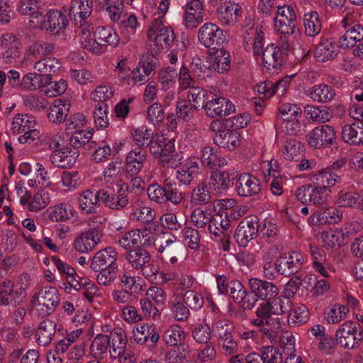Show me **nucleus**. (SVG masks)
I'll use <instances>...</instances> for the list:
<instances>
[{
	"label": "nucleus",
	"mask_w": 363,
	"mask_h": 363,
	"mask_svg": "<svg viewBox=\"0 0 363 363\" xmlns=\"http://www.w3.org/2000/svg\"><path fill=\"white\" fill-rule=\"evenodd\" d=\"M198 38L203 46L211 50H218L228 43L227 32L212 23H206L199 28Z\"/></svg>",
	"instance_id": "nucleus-1"
},
{
	"label": "nucleus",
	"mask_w": 363,
	"mask_h": 363,
	"mask_svg": "<svg viewBox=\"0 0 363 363\" xmlns=\"http://www.w3.org/2000/svg\"><path fill=\"white\" fill-rule=\"evenodd\" d=\"M335 342L345 349H354L363 342V330L359 323L346 321L335 333Z\"/></svg>",
	"instance_id": "nucleus-2"
},
{
	"label": "nucleus",
	"mask_w": 363,
	"mask_h": 363,
	"mask_svg": "<svg viewBox=\"0 0 363 363\" xmlns=\"http://www.w3.org/2000/svg\"><path fill=\"white\" fill-rule=\"evenodd\" d=\"M40 311H41L40 315L42 317L50 315L56 306L59 304L60 298L59 294L55 287H45L43 288L38 294L33 296L31 303H35Z\"/></svg>",
	"instance_id": "nucleus-3"
},
{
	"label": "nucleus",
	"mask_w": 363,
	"mask_h": 363,
	"mask_svg": "<svg viewBox=\"0 0 363 363\" xmlns=\"http://www.w3.org/2000/svg\"><path fill=\"white\" fill-rule=\"evenodd\" d=\"M274 18V26L280 34L292 35L296 26V16L294 9L288 5L277 6Z\"/></svg>",
	"instance_id": "nucleus-4"
},
{
	"label": "nucleus",
	"mask_w": 363,
	"mask_h": 363,
	"mask_svg": "<svg viewBox=\"0 0 363 363\" xmlns=\"http://www.w3.org/2000/svg\"><path fill=\"white\" fill-rule=\"evenodd\" d=\"M307 140L311 147L320 149L333 145L336 140V134L332 126L321 125L307 135Z\"/></svg>",
	"instance_id": "nucleus-5"
},
{
	"label": "nucleus",
	"mask_w": 363,
	"mask_h": 363,
	"mask_svg": "<svg viewBox=\"0 0 363 363\" xmlns=\"http://www.w3.org/2000/svg\"><path fill=\"white\" fill-rule=\"evenodd\" d=\"M259 220L257 216H247L239 223L235 233V238L239 245L245 247L249 241L257 237Z\"/></svg>",
	"instance_id": "nucleus-6"
},
{
	"label": "nucleus",
	"mask_w": 363,
	"mask_h": 363,
	"mask_svg": "<svg viewBox=\"0 0 363 363\" xmlns=\"http://www.w3.org/2000/svg\"><path fill=\"white\" fill-rule=\"evenodd\" d=\"M38 19V27L54 35L60 33V32L65 30L67 26L66 16L57 10L50 11L45 15L41 13V18Z\"/></svg>",
	"instance_id": "nucleus-7"
},
{
	"label": "nucleus",
	"mask_w": 363,
	"mask_h": 363,
	"mask_svg": "<svg viewBox=\"0 0 363 363\" xmlns=\"http://www.w3.org/2000/svg\"><path fill=\"white\" fill-rule=\"evenodd\" d=\"M235 189L238 195L248 197L258 196L262 189L259 179L249 174H240L236 181Z\"/></svg>",
	"instance_id": "nucleus-8"
},
{
	"label": "nucleus",
	"mask_w": 363,
	"mask_h": 363,
	"mask_svg": "<svg viewBox=\"0 0 363 363\" xmlns=\"http://www.w3.org/2000/svg\"><path fill=\"white\" fill-rule=\"evenodd\" d=\"M160 333L155 325L140 324L135 327L133 337L140 345L148 343L150 347H155L160 338Z\"/></svg>",
	"instance_id": "nucleus-9"
},
{
	"label": "nucleus",
	"mask_w": 363,
	"mask_h": 363,
	"mask_svg": "<svg viewBox=\"0 0 363 363\" xmlns=\"http://www.w3.org/2000/svg\"><path fill=\"white\" fill-rule=\"evenodd\" d=\"M102 231L99 228H89L82 233L74 242V247L80 252L91 251L100 242Z\"/></svg>",
	"instance_id": "nucleus-10"
},
{
	"label": "nucleus",
	"mask_w": 363,
	"mask_h": 363,
	"mask_svg": "<svg viewBox=\"0 0 363 363\" xmlns=\"http://www.w3.org/2000/svg\"><path fill=\"white\" fill-rule=\"evenodd\" d=\"M300 255L293 252L292 255L286 254L280 256L276 261L274 266L277 272L281 275L290 277L296 274L301 269Z\"/></svg>",
	"instance_id": "nucleus-11"
},
{
	"label": "nucleus",
	"mask_w": 363,
	"mask_h": 363,
	"mask_svg": "<svg viewBox=\"0 0 363 363\" xmlns=\"http://www.w3.org/2000/svg\"><path fill=\"white\" fill-rule=\"evenodd\" d=\"M296 195L297 199L303 204L320 206L324 204L326 200L324 193L312 184L299 187Z\"/></svg>",
	"instance_id": "nucleus-12"
},
{
	"label": "nucleus",
	"mask_w": 363,
	"mask_h": 363,
	"mask_svg": "<svg viewBox=\"0 0 363 363\" xmlns=\"http://www.w3.org/2000/svg\"><path fill=\"white\" fill-rule=\"evenodd\" d=\"M235 110V106L226 98L211 99L206 105V113L211 118L226 116Z\"/></svg>",
	"instance_id": "nucleus-13"
},
{
	"label": "nucleus",
	"mask_w": 363,
	"mask_h": 363,
	"mask_svg": "<svg viewBox=\"0 0 363 363\" xmlns=\"http://www.w3.org/2000/svg\"><path fill=\"white\" fill-rule=\"evenodd\" d=\"M228 214H223V211L220 213H216L213 215V217L208 225V230L211 234L218 237L223 235L224 238H227L225 243L223 244V248L225 251L229 249V234L228 229L230 227L229 220H228Z\"/></svg>",
	"instance_id": "nucleus-14"
},
{
	"label": "nucleus",
	"mask_w": 363,
	"mask_h": 363,
	"mask_svg": "<svg viewBox=\"0 0 363 363\" xmlns=\"http://www.w3.org/2000/svg\"><path fill=\"white\" fill-rule=\"evenodd\" d=\"M118 252L112 247H108L97 252L91 259L90 267L94 272L108 267L118 266L116 264Z\"/></svg>",
	"instance_id": "nucleus-15"
},
{
	"label": "nucleus",
	"mask_w": 363,
	"mask_h": 363,
	"mask_svg": "<svg viewBox=\"0 0 363 363\" xmlns=\"http://www.w3.org/2000/svg\"><path fill=\"white\" fill-rule=\"evenodd\" d=\"M251 292L262 300H270L278 294V288L274 284L257 279L252 278L249 280Z\"/></svg>",
	"instance_id": "nucleus-16"
},
{
	"label": "nucleus",
	"mask_w": 363,
	"mask_h": 363,
	"mask_svg": "<svg viewBox=\"0 0 363 363\" xmlns=\"http://www.w3.org/2000/svg\"><path fill=\"white\" fill-rule=\"evenodd\" d=\"M79 153L71 147L61 148L60 150L53 151L50 155V162L55 166L67 169L72 167L77 161Z\"/></svg>",
	"instance_id": "nucleus-17"
},
{
	"label": "nucleus",
	"mask_w": 363,
	"mask_h": 363,
	"mask_svg": "<svg viewBox=\"0 0 363 363\" xmlns=\"http://www.w3.org/2000/svg\"><path fill=\"white\" fill-rule=\"evenodd\" d=\"M262 59L264 67L269 71L272 69L275 71L280 69L286 61L283 53L274 44L269 45L265 48L262 52Z\"/></svg>",
	"instance_id": "nucleus-18"
},
{
	"label": "nucleus",
	"mask_w": 363,
	"mask_h": 363,
	"mask_svg": "<svg viewBox=\"0 0 363 363\" xmlns=\"http://www.w3.org/2000/svg\"><path fill=\"white\" fill-rule=\"evenodd\" d=\"M342 217V214L340 211L332 206L328 207L325 203L320 205L319 208L315 210L311 216L313 221L316 218L315 223L320 225L337 223L341 220Z\"/></svg>",
	"instance_id": "nucleus-19"
},
{
	"label": "nucleus",
	"mask_w": 363,
	"mask_h": 363,
	"mask_svg": "<svg viewBox=\"0 0 363 363\" xmlns=\"http://www.w3.org/2000/svg\"><path fill=\"white\" fill-rule=\"evenodd\" d=\"M340 178L341 175L337 174L329 169H323L313 175L311 181L313 186L325 194L330 186H334L336 182L340 181Z\"/></svg>",
	"instance_id": "nucleus-20"
},
{
	"label": "nucleus",
	"mask_w": 363,
	"mask_h": 363,
	"mask_svg": "<svg viewBox=\"0 0 363 363\" xmlns=\"http://www.w3.org/2000/svg\"><path fill=\"white\" fill-rule=\"evenodd\" d=\"M101 196V201L108 208L111 209H120L125 207L128 199L126 190L122 187L118 190L117 194H109L104 189L98 191V196Z\"/></svg>",
	"instance_id": "nucleus-21"
},
{
	"label": "nucleus",
	"mask_w": 363,
	"mask_h": 363,
	"mask_svg": "<svg viewBox=\"0 0 363 363\" xmlns=\"http://www.w3.org/2000/svg\"><path fill=\"white\" fill-rule=\"evenodd\" d=\"M18 10L21 14L30 16L29 22L31 27H38V18H41L43 10L38 5V0H21Z\"/></svg>",
	"instance_id": "nucleus-22"
},
{
	"label": "nucleus",
	"mask_w": 363,
	"mask_h": 363,
	"mask_svg": "<svg viewBox=\"0 0 363 363\" xmlns=\"http://www.w3.org/2000/svg\"><path fill=\"white\" fill-rule=\"evenodd\" d=\"M241 7L235 3H225L217 9L218 18L223 24L234 25L240 16Z\"/></svg>",
	"instance_id": "nucleus-23"
},
{
	"label": "nucleus",
	"mask_w": 363,
	"mask_h": 363,
	"mask_svg": "<svg viewBox=\"0 0 363 363\" xmlns=\"http://www.w3.org/2000/svg\"><path fill=\"white\" fill-rule=\"evenodd\" d=\"M92 0H72L69 6V17L71 19L77 22V18L79 22L85 21L92 12Z\"/></svg>",
	"instance_id": "nucleus-24"
},
{
	"label": "nucleus",
	"mask_w": 363,
	"mask_h": 363,
	"mask_svg": "<svg viewBox=\"0 0 363 363\" xmlns=\"http://www.w3.org/2000/svg\"><path fill=\"white\" fill-rule=\"evenodd\" d=\"M272 309L273 307L271 302L264 301L261 303L256 312L257 318L252 320V324L257 326L277 325L279 327L278 318H272V314H274Z\"/></svg>",
	"instance_id": "nucleus-25"
},
{
	"label": "nucleus",
	"mask_w": 363,
	"mask_h": 363,
	"mask_svg": "<svg viewBox=\"0 0 363 363\" xmlns=\"http://www.w3.org/2000/svg\"><path fill=\"white\" fill-rule=\"evenodd\" d=\"M57 324L49 319L43 320L38 326L36 333V342L39 345L47 346L51 343L56 333Z\"/></svg>",
	"instance_id": "nucleus-26"
},
{
	"label": "nucleus",
	"mask_w": 363,
	"mask_h": 363,
	"mask_svg": "<svg viewBox=\"0 0 363 363\" xmlns=\"http://www.w3.org/2000/svg\"><path fill=\"white\" fill-rule=\"evenodd\" d=\"M240 134L235 130H218L213 137V142L220 147L234 150L240 145Z\"/></svg>",
	"instance_id": "nucleus-27"
},
{
	"label": "nucleus",
	"mask_w": 363,
	"mask_h": 363,
	"mask_svg": "<svg viewBox=\"0 0 363 363\" xmlns=\"http://www.w3.org/2000/svg\"><path fill=\"white\" fill-rule=\"evenodd\" d=\"M175 36L173 29L171 27H164L156 33L152 40H149L153 43L150 45L151 47V52H157L163 49L164 46L169 47L174 41Z\"/></svg>",
	"instance_id": "nucleus-28"
},
{
	"label": "nucleus",
	"mask_w": 363,
	"mask_h": 363,
	"mask_svg": "<svg viewBox=\"0 0 363 363\" xmlns=\"http://www.w3.org/2000/svg\"><path fill=\"white\" fill-rule=\"evenodd\" d=\"M176 240L177 238L174 235L165 232L160 238L154 241V246L159 252L164 253L167 257H170L177 252L178 245Z\"/></svg>",
	"instance_id": "nucleus-29"
},
{
	"label": "nucleus",
	"mask_w": 363,
	"mask_h": 363,
	"mask_svg": "<svg viewBox=\"0 0 363 363\" xmlns=\"http://www.w3.org/2000/svg\"><path fill=\"white\" fill-rule=\"evenodd\" d=\"M363 40V26L355 24L346 30L339 40L340 46L344 49L354 47L356 43Z\"/></svg>",
	"instance_id": "nucleus-30"
},
{
	"label": "nucleus",
	"mask_w": 363,
	"mask_h": 363,
	"mask_svg": "<svg viewBox=\"0 0 363 363\" xmlns=\"http://www.w3.org/2000/svg\"><path fill=\"white\" fill-rule=\"evenodd\" d=\"M70 104L69 101L61 99L55 100L50 107L48 114L49 121L52 123H62L65 121L69 111Z\"/></svg>",
	"instance_id": "nucleus-31"
},
{
	"label": "nucleus",
	"mask_w": 363,
	"mask_h": 363,
	"mask_svg": "<svg viewBox=\"0 0 363 363\" xmlns=\"http://www.w3.org/2000/svg\"><path fill=\"white\" fill-rule=\"evenodd\" d=\"M94 37L97 40V46L111 45L116 47L119 43V38L111 27H98Z\"/></svg>",
	"instance_id": "nucleus-32"
},
{
	"label": "nucleus",
	"mask_w": 363,
	"mask_h": 363,
	"mask_svg": "<svg viewBox=\"0 0 363 363\" xmlns=\"http://www.w3.org/2000/svg\"><path fill=\"white\" fill-rule=\"evenodd\" d=\"M337 47L329 39L323 40L316 47L314 55L318 61L325 62L335 58L337 56Z\"/></svg>",
	"instance_id": "nucleus-33"
},
{
	"label": "nucleus",
	"mask_w": 363,
	"mask_h": 363,
	"mask_svg": "<svg viewBox=\"0 0 363 363\" xmlns=\"http://www.w3.org/2000/svg\"><path fill=\"white\" fill-rule=\"evenodd\" d=\"M146 159L145 151H130L126 157V171L132 175L137 174L141 170Z\"/></svg>",
	"instance_id": "nucleus-34"
},
{
	"label": "nucleus",
	"mask_w": 363,
	"mask_h": 363,
	"mask_svg": "<svg viewBox=\"0 0 363 363\" xmlns=\"http://www.w3.org/2000/svg\"><path fill=\"white\" fill-rule=\"evenodd\" d=\"M201 160L203 165L211 169L223 167L227 163L224 158L220 157L217 150L209 146L203 147Z\"/></svg>",
	"instance_id": "nucleus-35"
},
{
	"label": "nucleus",
	"mask_w": 363,
	"mask_h": 363,
	"mask_svg": "<svg viewBox=\"0 0 363 363\" xmlns=\"http://www.w3.org/2000/svg\"><path fill=\"white\" fill-rule=\"evenodd\" d=\"M187 97L189 102L193 103V107L196 110L205 109L206 105L210 101L207 91L199 86H191L188 91Z\"/></svg>",
	"instance_id": "nucleus-36"
},
{
	"label": "nucleus",
	"mask_w": 363,
	"mask_h": 363,
	"mask_svg": "<svg viewBox=\"0 0 363 363\" xmlns=\"http://www.w3.org/2000/svg\"><path fill=\"white\" fill-rule=\"evenodd\" d=\"M19 42L14 35L6 33L1 38V48L5 52L3 54L4 58L9 59L19 56Z\"/></svg>",
	"instance_id": "nucleus-37"
},
{
	"label": "nucleus",
	"mask_w": 363,
	"mask_h": 363,
	"mask_svg": "<svg viewBox=\"0 0 363 363\" xmlns=\"http://www.w3.org/2000/svg\"><path fill=\"white\" fill-rule=\"evenodd\" d=\"M211 55L214 56L213 69L219 73H223L229 70L230 67V56L223 47L218 50H214L210 52Z\"/></svg>",
	"instance_id": "nucleus-38"
},
{
	"label": "nucleus",
	"mask_w": 363,
	"mask_h": 363,
	"mask_svg": "<svg viewBox=\"0 0 363 363\" xmlns=\"http://www.w3.org/2000/svg\"><path fill=\"white\" fill-rule=\"evenodd\" d=\"M108 346L111 347L109 336L103 334L97 335L91 344V354L96 359H102Z\"/></svg>",
	"instance_id": "nucleus-39"
},
{
	"label": "nucleus",
	"mask_w": 363,
	"mask_h": 363,
	"mask_svg": "<svg viewBox=\"0 0 363 363\" xmlns=\"http://www.w3.org/2000/svg\"><path fill=\"white\" fill-rule=\"evenodd\" d=\"M101 196H98V191L94 193L91 190H86L79 199V204L82 210L86 213H94L99 206Z\"/></svg>",
	"instance_id": "nucleus-40"
},
{
	"label": "nucleus",
	"mask_w": 363,
	"mask_h": 363,
	"mask_svg": "<svg viewBox=\"0 0 363 363\" xmlns=\"http://www.w3.org/2000/svg\"><path fill=\"white\" fill-rule=\"evenodd\" d=\"M126 258L135 269H140L150 262V255L147 251L140 247H137L127 252Z\"/></svg>",
	"instance_id": "nucleus-41"
},
{
	"label": "nucleus",
	"mask_w": 363,
	"mask_h": 363,
	"mask_svg": "<svg viewBox=\"0 0 363 363\" xmlns=\"http://www.w3.org/2000/svg\"><path fill=\"white\" fill-rule=\"evenodd\" d=\"M230 184L229 174L225 171H214L208 182L209 187L214 190L227 189Z\"/></svg>",
	"instance_id": "nucleus-42"
},
{
	"label": "nucleus",
	"mask_w": 363,
	"mask_h": 363,
	"mask_svg": "<svg viewBox=\"0 0 363 363\" xmlns=\"http://www.w3.org/2000/svg\"><path fill=\"white\" fill-rule=\"evenodd\" d=\"M305 33L308 36H315L321 30V23L317 12L313 11L304 15Z\"/></svg>",
	"instance_id": "nucleus-43"
},
{
	"label": "nucleus",
	"mask_w": 363,
	"mask_h": 363,
	"mask_svg": "<svg viewBox=\"0 0 363 363\" xmlns=\"http://www.w3.org/2000/svg\"><path fill=\"white\" fill-rule=\"evenodd\" d=\"M335 94L334 89L325 84L315 85L310 93L313 100L324 103L333 99Z\"/></svg>",
	"instance_id": "nucleus-44"
},
{
	"label": "nucleus",
	"mask_w": 363,
	"mask_h": 363,
	"mask_svg": "<svg viewBox=\"0 0 363 363\" xmlns=\"http://www.w3.org/2000/svg\"><path fill=\"white\" fill-rule=\"evenodd\" d=\"M211 196L205 182H201L195 187L191 196V201L196 205H204L211 202Z\"/></svg>",
	"instance_id": "nucleus-45"
},
{
	"label": "nucleus",
	"mask_w": 363,
	"mask_h": 363,
	"mask_svg": "<svg viewBox=\"0 0 363 363\" xmlns=\"http://www.w3.org/2000/svg\"><path fill=\"white\" fill-rule=\"evenodd\" d=\"M74 213L70 205L62 203L51 208L49 218L53 222L64 221L73 217Z\"/></svg>",
	"instance_id": "nucleus-46"
},
{
	"label": "nucleus",
	"mask_w": 363,
	"mask_h": 363,
	"mask_svg": "<svg viewBox=\"0 0 363 363\" xmlns=\"http://www.w3.org/2000/svg\"><path fill=\"white\" fill-rule=\"evenodd\" d=\"M165 202L171 201L174 204H178L183 200V194L179 191L176 182H172L169 179L164 182Z\"/></svg>",
	"instance_id": "nucleus-47"
},
{
	"label": "nucleus",
	"mask_w": 363,
	"mask_h": 363,
	"mask_svg": "<svg viewBox=\"0 0 363 363\" xmlns=\"http://www.w3.org/2000/svg\"><path fill=\"white\" fill-rule=\"evenodd\" d=\"M185 333L178 325H172L166 330L162 335L164 342L169 345L176 346L181 341H184Z\"/></svg>",
	"instance_id": "nucleus-48"
},
{
	"label": "nucleus",
	"mask_w": 363,
	"mask_h": 363,
	"mask_svg": "<svg viewBox=\"0 0 363 363\" xmlns=\"http://www.w3.org/2000/svg\"><path fill=\"white\" fill-rule=\"evenodd\" d=\"M35 121L33 116L17 114L13 119L12 129L14 133H21L35 127Z\"/></svg>",
	"instance_id": "nucleus-49"
},
{
	"label": "nucleus",
	"mask_w": 363,
	"mask_h": 363,
	"mask_svg": "<svg viewBox=\"0 0 363 363\" xmlns=\"http://www.w3.org/2000/svg\"><path fill=\"white\" fill-rule=\"evenodd\" d=\"M164 143L162 147L161 156H159L160 163L163 166L169 165L172 167L176 162V160L173 158L174 152V140H169L166 142V139L163 138Z\"/></svg>",
	"instance_id": "nucleus-50"
},
{
	"label": "nucleus",
	"mask_w": 363,
	"mask_h": 363,
	"mask_svg": "<svg viewBox=\"0 0 363 363\" xmlns=\"http://www.w3.org/2000/svg\"><path fill=\"white\" fill-rule=\"evenodd\" d=\"M362 121H357L352 125H346L342 131V139L350 144L359 145L360 140L357 139V131L362 129Z\"/></svg>",
	"instance_id": "nucleus-51"
},
{
	"label": "nucleus",
	"mask_w": 363,
	"mask_h": 363,
	"mask_svg": "<svg viewBox=\"0 0 363 363\" xmlns=\"http://www.w3.org/2000/svg\"><path fill=\"white\" fill-rule=\"evenodd\" d=\"M262 363H282L283 356L279 348L274 346L263 347L260 350Z\"/></svg>",
	"instance_id": "nucleus-52"
},
{
	"label": "nucleus",
	"mask_w": 363,
	"mask_h": 363,
	"mask_svg": "<svg viewBox=\"0 0 363 363\" xmlns=\"http://www.w3.org/2000/svg\"><path fill=\"white\" fill-rule=\"evenodd\" d=\"M279 111L284 121L296 120L300 118L302 113L301 109L296 104L289 103L282 104Z\"/></svg>",
	"instance_id": "nucleus-53"
},
{
	"label": "nucleus",
	"mask_w": 363,
	"mask_h": 363,
	"mask_svg": "<svg viewBox=\"0 0 363 363\" xmlns=\"http://www.w3.org/2000/svg\"><path fill=\"white\" fill-rule=\"evenodd\" d=\"M360 201L361 196L357 192L342 191L339 194L337 203L340 206L355 208Z\"/></svg>",
	"instance_id": "nucleus-54"
},
{
	"label": "nucleus",
	"mask_w": 363,
	"mask_h": 363,
	"mask_svg": "<svg viewBox=\"0 0 363 363\" xmlns=\"http://www.w3.org/2000/svg\"><path fill=\"white\" fill-rule=\"evenodd\" d=\"M212 217L213 215L208 213L207 211L196 208L191 213V220L197 228H203L209 225Z\"/></svg>",
	"instance_id": "nucleus-55"
},
{
	"label": "nucleus",
	"mask_w": 363,
	"mask_h": 363,
	"mask_svg": "<svg viewBox=\"0 0 363 363\" xmlns=\"http://www.w3.org/2000/svg\"><path fill=\"white\" fill-rule=\"evenodd\" d=\"M93 135V131L77 130L69 138V144L74 150L89 143Z\"/></svg>",
	"instance_id": "nucleus-56"
},
{
	"label": "nucleus",
	"mask_w": 363,
	"mask_h": 363,
	"mask_svg": "<svg viewBox=\"0 0 363 363\" xmlns=\"http://www.w3.org/2000/svg\"><path fill=\"white\" fill-rule=\"evenodd\" d=\"M308 318V311L304 306L291 308V311L288 315V322L289 325H295L305 323Z\"/></svg>",
	"instance_id": "nucleus-57"
},
{
	"label": "nucleus",
	"mask_w": 363,
	"mask_h": 363,
	"mask_svg": "<svg viewBox=\"0 0 363 363\" xmlns=\"http://www.w3.org/2000/svg\"><path fill=\"white\" fill-rule=\"evenodd\" d=\"M107 108L106 103L98 104L94 112V123L96 128H104L107 127Z\"/></svg>",
	"instance_id": "nucleus-58"
},
{
	"label": "nucleus",
	"mask_w": 363,
	"mask_h": 363,
	"mask_svg": "<svg viewBox=\"0 0 363 363\" xmlns=\"http://www.w3.org/2000/svg\"><path fill=\"white\" fill-rule=\"evenodd\" d=\"M176 111L177 117L185 121H189L194 115V107L190 106L186 99L177 101Z\"/></svg>",
	"instance_id": "nucleus-59"
},
{
	"label": "nucleus",
	"mask_w": 363,
	"mask_h": 363,
	"mask_svg": "<svg viewBox=\"0 0 363 363\" xmlns=\"http://www.w3.org/2000/svg\"><path fill=\"white\" fill-rule=\"evenodd\" d=\"M197 174L196 167H183L182 170L177 172L176 179L184 185H189Z\"/></svg>",
	"instance_id": "nucleus-60"
},
{
	"label": "nucleus",
	"mask_w": 363,
	"mask_h": 363,
	"mask_svg": "<svg viewBox=\"0 0 363 363\" xmlns=\"http://www.w3.org/2000/svg\"><path fill=\"white\" fill-rule=\"evenodd\" d=\"M274 313L288 314L291 311V301L288 296L279 297L272 303Z\"/></svg>",
	"instance_id": "nucleus-61"
},
{
	"label": "nucleus",
	"mask_w": 363,
	"mask_h": 363,
	"mask_svg": "<svg viewBox=\"0 0 363 363\" xmlns=\"http://www.w3.org/2000/svg\"><path fill=\"white\" fill-rule=\"evenodd\" d=\"M141 238L139 231L131 230L125 233L121 238L118 240V244L123 248H128L132 245L139 247L138 243H141Z\"/></svg>",
	"instance_id": "nucleus-62"
},
{
	"label": "nucleus",
	"mask_w": 363,
	"mask_h": 363,
	"mask_svg": "<svg viewBox=\"0 0 363 363\" xmlns=\"http://www.w3.org/2000/svg\"><path fill=\"white\" fill-rule=\"evenodd\" d=\"M99 272L100 274L97 276L99 284L107 286L116 279L118 266L104 267V269H101Z\"/></svg>",
	"instance_id": "nucleus-63"
},
{
	"label": "nucleus",
	"mask_w": 363,
	"mask_h": 363,
	"mask_svg": "<svg viewBox=\"0 0 363 363\" xmlns=\"http://www.w3.org/2000/svg\"><path fill=\"white\" fill-rule=\"evenodd\" d=\"M229 291L233 300L238 303H242L243 297H245L247 295V291L241 282L237 280L229 283Z\"/></svg>",
	"instance_id": "nucleus-64"
}]
</instances>
